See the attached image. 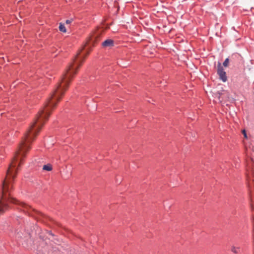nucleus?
Listing matches in <instances>:
<instances>
[{"label": "nucleus", "mask_w": 254, "mask_h": 254, "mask_svg": "<svg viewBox=\"0 0 254 254\" xmlns=\"http://www.w3.org/2000/svg\"><path fill=\"white\" fill-rule=\"evenodd\" d=\"M23 161V158H13L7 170L6 176L2 182V194L0 199V214L3 213L8 209V203L18 205L24 212H27L33 216V209L26 204L21 202L11 195L12 182L16 176L18 167L17 163L18 162L19 167Z\"/></svg>", "instance_id": "nucleus-1"}, {"label": "nucleus", "mask_w": 254, "mask_h": 254, "mask_svg": "<svg viewBox=\"0 0 254 254\" xmlns=\"http://www.w3.org/2000/svg\"><path fill=\"white\" fill-rule=\"evenodd\" d=\"M218 75L219 76L220 79L223 82H226L227 80V77L226 76V73L224 71V69L220 63L218 64V68L217 71Z\"/></svg>", "instance_id": "nucleus-2"}, {"label": "nucleus", "mask_w": 254, "mask_h": 254, "mask_svg": "<svg viewBox=\"0 0 254 254\" xmlns=\"http://www.w3.org/2000/svg\"><path fill=\"white\" fill-rule=\"evenodd\" d=\"M114 45V41L111 39L106 40L102 43L103 47H112Z\"/></svg>", "instance_id": "nucleus-3"}, {"label": "nucleus", "mask_w": 254, "mask_h": 254, "mask_svg": "<svg viewBox=\"0 0 254 254\" xmlns=\"http://www.w3.org/2000/svg\"><path fill=\"white\" fill-rule=\"evenodd\" d=\"M231 251L232 252L235 254H237L240 253L241 249L240 247H236L235 246H232L231 249Z\"/></svg>", "instance_id": "nucleus-4"}, {"label": "nucleus", "mask_w": 254, "mask_h": 254, "mask_svg": "<svg viewBox=\"0 0 254 254\" xmlns=\"http://www.w3.org/2000/svg\"><path fill=\"white\" fill-rule=\"evenodd\" d=\"M43 169L44 170L50 171L52 170V166L50 164L45 165L43 166Z\"/></svg>", "instance_id": "nucleus-5"}, {"label": "nucleus", "mask_w": 254, "mask_h": 254, "mask_svg": "<svg viewBox=\"0 0 254 254\" xmlns=\"http://www.w3.org/2000/svg\"><path fill=\"white\" fill-rule=\"evenodd\" d=\"M59 30L60 31L64 33H65L66 31L65 27L64 26V24H62V23H60Z\"/></svg>", "instance_id": "nucleus-6"}, {"label": "nucleus", "mask_w": 254, "mask_h": 254, "mask_svg": "<svg viewBox=\"0 0 254 254\" xmlns=\"http://www.w3.org/2000/svg\"><path fill=\"white\" fill-rule=\"evenodd\" d=\"M229 63V60L228 58H227L225 59V60L223 62V65L225 67H227L228 66Z\"/></svg>", "instance_id": "nucleus-7"}, {"label": "nucleus", "mask_w": 254, "mask_h": 254, "mask_svg": "<svg viewBox=\"0 0 254 254\" xmlns=\"http://www.w3.org/2000/svg\"><path fill=\"white\" fill-rule=\"evenodd\" d=\"M96 38V37H93L90 40V41L89 42V43L87 44L88 45H89L90 44V43H93L94 42H96V41H95V40L94 39H95Z\"/></svg>", "instance_id": "nucleus-8"}, {"label": "nucleus", "mask_w": 254, "mask_h": 254, "mask_svg": "<svg viewBox=\"0 0 254 254\" xmlns=\"http://www.w3.org/2000/svg\"><path fill=\"white\" fill-rule=\"evenodd\" d=\"M72 21V19H70V20L68 19V20H66L65 21V23H66V24H70V23H71Z\"/></svg>", "instance_id": "nucleus-9"}, {"label": "nucleus", "mask_w": 254, "mask_h": 254, "mask_svg": "<svg viewBox=\"0 0 254 254\" xmlns=\"http://www.w3.org/2000/svg\"><path fill=\"white\" fill-rule=\"evenodd\" d=\"M242 132H243L245 137V138H247V133H246V130H243L242 131Z\"/></svg>", "instance_id": "nucleus-10"}, {"label": "nucleus", "mask_w": 254, "mask_h": 254, "mask_svg": "<svg viewBox=\"0 0 254 254\" xmlns=\"http://www.w3.org/2000/svg\"><path fill=\"white\" fill-rule=\"evenodd\" d=\"M251 207H252V209L253 210H254V208L253 207V205H252V204Z\"/></svg>", "instance_id": "nucleus-11"}]
</instances>
